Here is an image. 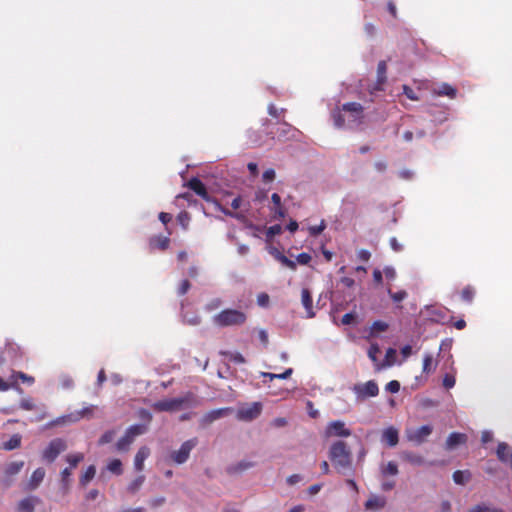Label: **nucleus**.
<instances>
[{"label":"nucleus","mask_w":512,"mask_h":512,"mask_svg":"<svg viewBox=\"0 0 512 512\" xmlns=\"http://www.w3.org/2000/svg\"><path fill=\"white\" fill-rule=\"evenodd\" d=\"M107 469L113 474L120 475L123 472L122 462L119 459H113L109 462Z\"/></svg>","instance_id":"nucleus-39"},{"label":"nucleus","mask_w":512,"mask_h":512,"mask_svg":"<svg viewBox=\"0 0 512 512\" xmlns=\"http://www.w3.org/2000/svg\"><path fill=\"white\" fill-rule=\"evenodd\" d=\"M187 186L192 191H194L197 195H199L202 199H204L205 201H207V202L212 201L211 197L209 196V194L207 192L205 185L199 178L193 177L192 179L189 180Z\"/></svg>","instance_id":"nucleus-15"},{"label":"nucleus","mask_w":512,"mask_h":512,"mask_svg":"<svg viewBox=\"0 0 512 512\" xmlns=\"http://www.w3.org/2000/svg\"><path fill=\"white\" fill-rule=\"evenodd\" d=\"M383 475H397L398 474V466L395 462H388L385 467L382 468Z\"/></svg>","instance_id":"nucleus-46"},{"label":"nucleus","mask_w":512,"mask_h":512,"mask_svg":"<svg viewBox=\"0 0 512 512\" xmlns=\"http://www.w3.org/2000/svg\"><path fill=\"white\" fill-rule=\"evenodd\" d=\"M382 440L390 447L398 444L399 434L398 430L394 427H389L383 431Z\"/></svg>","instance_id":"nucleus-19"},{"label":"nucleus","mask_w":512,"mask_h":512,"mask_svg":"<svg viewBox=\"0 0 512 512\" xmlns=\"http://www.w3.org/2000/svg\"><path fill=\"white\" fill-rule=\"evenodd\" d=\"M355 319H356V314L353 312H349V313H346L345 315H343V317L341 319V323L343 325H350L355 321Z\"/></svg>","instance_id":"nucleus-59"},{"label":"nucleus","mask_w":512,"mask_h":512,"mask_svg":"<svg viewBox=\"0 0 512 512\" xmlns=\"http://www.w3.org/2000/svg\"><path fill=\"white\" fill-rule=\"evenodd\" d=\"M67 449L66 442L61 438H55L42 452V459L52 463L56 458Z\"/></svg>","instance_id":"nucleus-5"},{"label":"nucleus","mask_w":512,"mask_h":512,"mask_svg":"<svg viewBox=\"0 0 512 512\" xmlns=\"http://www.w3.org/2000/svg\"><path fill=\"white\" fill-rule=\"evenodd\" d=\"M275 171L274 169H267L266 171H264L263 173V181L264 182H270V181H273L275 179Z\"/></svg>","instance_id":"nucleus-62"},{"label":"nucleus","mask_w":512,"mask_h":512,"mask_svg":"<svg viewBox=\"0 0 512 512\" xmlns=\"http://www.w3.org/2000/svg\"><path fill=\"white\" fill-rule=\"evenodd\" d=\"M455 383H456V379L453 374H445V376L443 377V386L446 389H450V388L454 387Z\"/></svg>","instance_id":"nucleus-52"},{"label":"nucleus","mask_w":512,"mask_h":512,"mask_svg":"<svg viewBox=\"0 0 512 512\" xmlns=\"http://www.w3.org/2000/svg\"><path fill=\"white\" fill-rule=\"evenodd\" d=\"M302 480V476L300 474H292L287 478V483L289 485H295Z\"/></svg>","instance_id":"nucleus-64"},{"label":"nucleus","mask_w":512,"mask_h":512,"mask_svg":"<svg viewBox=\"0 0 512 512\" xmlns=\"http://www.w3.org/2000/svg\"><path fill=\"white\" fill-rule=\"evenodd\" d=\"M388 327H389L388 324L384 321H381V320L374 321L371 326V334L384 332L388 329Z\"/></svg>","instance_id":"nucleus-44"},{"label":"nucleus","mask_w":512,"mask_h":512,"mask_svg":"<svg viewBox=\"0 0 512 512\" xmlns=\"http://www.w3.org/2000/svg\"><path fill=\"white\" fill-rule=\"evenodd\" d=\"M145 481V476L144 475H140L138 476L137 478H135L127 487V490L134 494L136 493L140 487L143 485Z\"/></svg>","instance_id":"nucleus-38"},{"label":"nucleus","mask_w":512,"mask_h":512,"mask_svg":"<svg viewBox=\"0 0 512 512\" xmlns=\"http://www.w3.org/2000/svg\"><path fill=\"white\" fill-rule=\"evenodd\" d=\"M24 461H13L8 463L4 468V484L10 486L13 482V477L17 475L24 467Z\"/></svg>","instance_id":"nucleus-12"},{"label":"nucleus","mask_w":512,"mask_h":512,"mask_svg":"<svg viewBox=\"0 0 512 512\" xmlns=\"http://www.w3.org/2000/svg\"><path fill=\"white\" fill-rule=\"evenodd\" d=\"M385 505L386 500L384 497L374 495L366 501L365 508L369 510H378L383 508Z\"/></svg>","instance_id":"nucleus-23"},{"label":"nucleus","mask_w":512,"mask_h":512,"mask_svg":"<svg viewBox=\"0 0 512 512\" xmlns=\"http://www.w3.org/2000/svg\"><path fill=\"white\" fill-rule=\"evenodd\" d=\"M403 93L410 100H413V101L418 100V97L416 96L414 90L412 88H410L409 86H407V85L403 86Z\"/></svg>","instance_id":"nucleus-61"},{"label":"nucleus","mask_w":512,"mask_h":512,"mask_svg":"<svg viewBox=\"0 0 512 512\" xmlns=\"http://www.w3.org/2000/svg\"><path fill=\"white\" fill-rule=\"evenodd\" d=\"M134 442V439L125 432L124 436H122L116 443V448L118 451H127L130 445Z\"/></svg>","instance_id":"nucleus-30"},{"label":"nucleus","mask_w":512,"mask_h":512,"mask_svg":"<svg viewBox=\"0 0 512 512\" xmlns=\"http://www.w3.org/2000/svg\"><path fill=\"white\" fill-rule=\"evenodd\" d=\"M342 111L348 113V125L353 128L357 127L364 122V108L360 103L348 102L344 103L341 108Z\"/></svg>","instance_id":"nucleus-4"},{"label":"nucleus","mask_w":512,"mask_h":512,"mask_svg":"<svg viewBox=\"0 0 512 512\" xmlns=\"http://www.w3.org/2000/svg\"><path fill=\"white\" fill-rule=\"evenodd\" d=\"M150 455V449L146 446L139 448L134 458V467L137 471H142L144 468V462Z\"/></svg>","instance_id":"nucleus-18"},{"label":"nucleus","mask_w":512,"mask_h":512,"mask_svg":"<svg viewBox=\"0 0 512 512\" xmlns=\"http://www.w3.org/2000/svg\"><path fill=\"white\" fill-rule=\"evenodd\" d=\"M371 257V253L368 250L361 249L358 251V258L363 261L367 262Z\"/></svg>","instance_id":"nucleus-63"},{"label":"nucleus","mask_w":512,"mask_h":512,"mask_svg":"<svg viewBox=\"0 0 512 512\" xmlns=\"http://www.w3.org/2000/svg\"><path fill=\"white\" fill-rule=\"evenodd\" d=\"M325 228L326 223L324 220H322L319 225L309 227V233L311 236H317L321 234L325 230Z\"/></svg>","instance_id":"nucleus-50"},{"label":"nucleus","mask_w":512,"mask_h":512,"mask_svg":"<svg viewBox=\"0 0 512 512\" xmlns=\"http://www.w3.org/2000/svg\"><path fill=\"white\" fill-rule=\"evenodd\" d=\"M292 373H293V369L288 368L283 373H280V374L264 372V373H262V375L266 378H269V380L272 381L274 379H288L292 375Z\"/></svg>","instance_id":"nucleus-34"},{"label":"nucleus","mask_w":512,"mask_h":512,"mask_svg":"<svg viewBox=\"0 0 512 512\" xmlns=\"http://www.w3.org/2000/svg\"><path fill=\"white\" fill-rule=\"evenodd\" d=\"M311 259H312L311 255L306 252H302V253L298 254L296 257L297 262L301 265L309 264Z\"/></svg>","instance_id":"nucleus-56"},{"label":"nucleus","mask_w":512,"mask_h":512,"mask_svg":"<svg viewBox=\"0 0 512 512\" xmlns=\"http://www.w3.org/2000/svg\"><path fill=\"white\" fill-rule=\"evenodd\" d=\"M20 379L22 382L27 383L29 385L34 383V377L29 376L23 372H13L10 376L11 383H14V388L17 387V380Z\"/></svg>","instance_id":"nucleus-27"},{"label":"nucleus","mask_w":512,"mask_h":512,"mask_svg":"<svg viewBox=\"0 0 512 512\" xmlns=\"http://www.w3.org/2000/svg\"><path fill=\"white\" fill-rule=\"evenodd\" d=\"M380 353L379 346L377 344H371L368 349V357L373 361L377 362V355Z\"/></svg>","instance_id":"nucleus-53"},{"label":"nucleus","mask_w":512,"mask_h":512,"mask_svg":"<svg viewBox=\"0 0 512 512\" xmlns=\"http://www.w3.org/2000/svg\"><path fill=\"white\" fill-rule=\"evenodd\" d=\"M497 457L500 461H507L508 445L506 443H499L497 447Z\"/></svg>","instance_id":"nucleus-45"},{"label":"nucleus","mask_w":512,"mask_h":512,"mask_svg":"<svg viewBox=\"0 0 512 512\" xmlns=\"http://www.w3.org/2000/svg\"><path fill=\"white\" fill-rule=\"evenodd\" d=\"M432 430L433 428L430 425H423L416 429H407L406 438L408 441L420 445L426 441L432 433Z\"/></svg>","instance_id":"nucleus-7"},{"label":"nucleus","mask_w":512,"mask_h":512,"mask_svg":"<svg viewBox=\"0 0 512 512\" xmlns=\"http://www.w3.org/2000/svg\"><path fill=\"white\" fill-rule=\"evenodd\" d=\"M351 430L346 427L345 423L341 420H335L328 423L325 429V436L329 437H349Z\"/></svg>","instance_id":"nucleus-9"},{"label":"nucleus","mask_w":512,"mask_h":512,"mask_svg":"<svg viewBox=\"0 0 512 512\" xmlns=\"http://www.w3.org/2000/svg\"><path fill=\"white\" fill-rule=\"evenodd\" d=\"M271 201L273 203V207L271 208V210L274 213V217L278 219L284 218L286 215V210L282 205L281 197L279 196V194L273 193L271 196Z\"/></svg>","instance_id":"nucleus-20"},{"label":"nucleus","mask_w":512,"mask_h":512,"mask_svg":"<svg viewBox=\"0 0 512 512\" xmlns=\"http://www.w3.org/2000/svg\"><path fill=\"white\" fill-rule=\"evenodd\" d=\"M84 459V454L83 453H74V454H69L66 456V461L69 463V467L68 468H71L72 470L74 468H76L78 466V464L80 462H82Z\"/></svg>","instance_id":"nucleus-33"},{"label":"nucleus","mask_w":512,"mask_h":512,"mask_svg":"<svg viewBox=\"0 0 512 512\" xmlns=\"http://www.w3.org/2000/svg\"><path fill=\"white\" fill-rule=\"evenodd\" d=\"M46 472L44 468H37L31 474L29 480L23 487V491L31 492L36 490L45 478Z\"/></svg>","instance_id":"nucleus-11"},{"label":"nucleus","mask_w":512,"mask_h":512,"mask_svg":"<svg viewBox=\"0 0 512 512\" xmlns=\"http://www.w3.org/2000/svg\"><path fill=\"white\" fill-rule=\"evenodd\" d=\"M301 301L307 312L308 317H314L313 312V299L311 292L308 288H303L301 291Z\"/></svg>","instance_id":"nucleus-21"},{"label":"nucleus","mask_w":512,"mask_h":512,"mask_svg":"<svg viewBox=\"0 0 512 512\" xmlns=\"http://www.w3.org/2000/svg\"><path fill=\"white\" fill-rule=\"evenodd\" d=\"M190 287H191L190 282L187 279L183 280L177 289V294L179 296L185 295L188 292V290L190 289Z\"/></svg>","instance_id":"nucleus-55"},{"label":"nucleus","mask_w":512,"mask_h":512,"mask_svg":"<svg viewBox=\"0 0 512 512\" xmlns=\"http://www.w3.org/2000/svg\"><path fill=\"white\" fill-rule=\"evenodd\" d=\"M72 475V469L71 468H64L62 471H61V482L63 484V486L65 487H68L69 484H70V477Z\"/></svg>","instance_id":"nucleus-49"},{"label":"nucleus","mask_w":512,"mask_h":512,"mask_svg":"<svg viewBox=\"0 0 512 512\" xmlns=\"http://www.w3.org/2000/svg\"><path fill=\"white\" fill-rule=\"evenodd\" d=\"M437 364L434 363L433 356L431 354H425L423 358V372L426 374L432 373L436 369Z\"/></svg>","instance_id":"nucleus-32"},{"label":"nucleus","mask_w":512,"mask_h":512,"mask_svg":"<svg viewBox=\"0 0 512 512\" xmlns=\"http://www.w3.org/2000/svg\"><path fill=\"white\" fill-rule=\"evenodd\" d=\"M195 403V396L192 393H187L183 397L157 401L151 407L157 412H174L183 408L193 407Z\"/></svg>","instance_id":"nucleus-2"},{"label":"nucleus","mask_w":512,"mask_h":512,"mask_svg":"<svg viewBox=\"0 0 512 512\" xmlns=\"http://www.w3.org/2000/svg\"><path fill=\"white\" fill-rule=\"evenodd\" d=\"M223 355H225L230 361L237 364H243L246 361L244 356L239 352H224Z\"/></svg>","instance_id":"nucleus-42"},{"label":"nucleus","mask_w":512,"mask_h":512,"mask_svg":"<svg viewBox=\"0 0 512 512\" xmlns=\"http://www.w3.org/2000/svg\"><path fill=\"white\" fill-rule=\"evenodd\" d=\"M115 430H108L106 431L99 439L98 443L99 445H104V444H107V443H110L114 437H115Z\"/></svg>","instance_id":"nucleus-48"},{"label":"nucleus","mask_w":512,"mask_h":512,"mask_svg":"<svg viewBox=\"0 0 512 512\" xmlns=\"http://www.w3.org/2000/svg\"><path fill=\"white\" fill-rule=\"evenodd\" d=\"M474 296H475V289L470 285H467L461 291V298L466 303H469V304L472 303Z\"/></svg>","instance_id":"nucleus-35"},{"label":"nucleus","mask_w":512,"mask_h":512,"mask_svg":"<svg viewBox=\"0 0 512 512\" xmlns=\"http://www.w3.org/2000/svg\"><path fill=\"white\" fill-rule=\"evenodd\" d=\"M170 244V238L167 236L156 235L149 239V246L151 249H159L165 251Z\"/></svg>","instance_id":"nucleus-17"},{"label":"nucleus","mask_w":512,"mask_h":512,"mask_svg":"<svg viewBox=\"0 0 512 512\" xmlns=\"http://www.w3.org/2000/svg\"><path fill=\"white\" fill-rule=\"evenodd\" d=\"M388 294L395 303L401 302L407 297V292L404 290L392 292L391 289H388Z\"/></svg>","instance_id":"nucleus-47"},{"label":"nucleus","mask_w":512,"mask_h":512,"mask_svg":"<svg viewBox=\"0 0 512 512\" xmlns=\"http://www.w3.org/2000/svg\"><path fill=\"white\" fill-rule=\"evenodd\" d=\"M468 512H502L501 510H491L485 505H476L468 510Z\"/></svg>","instance_id":"nucleus-60"},{"label":"nucleus","mask_w":512,"mask_h":512,"mask_svg":"<svg viewBox=\"0 0 512 512\" xmlns=\"http://www.w3.org/2000/svg\"><path fill=\"white\" fill-rule=\"evenodd\" d=\"M247 315L238 309H224L213 317V323L219 327L241 326L245 324Z\"/></svg>","instance_id":"nucleus-3"},{"label":"nucleus","mask_w":512,"mask_h":512,"mask_svg":"<svg viewBox=\"0 0 512 512\" xmlns=\"http://www.w3.org/2000/svg\"><path fill=\"white\" fill-rule=\"evenodd\" d=\"M404 458L406 461L413 465H423L425 462L424 458L421 455L415 453H406L404 455Z\"/></svg>","instance_id":"nucleus-41"},{"label":"nucleus","mask_w":512,"mask_h":512,"mask_svg":"<svg viewBox=\"0 0 512 512\" xmlns=\"http://www.w3.org/2000/svg\"><path fill=\"white\" fill-rule=\"evenodd\" d=\"M255 463L248 460H242L236 464L230 465L227 468V472L229 474H240L252 467H254Z\"/></svg>","instance_id":"nucleus-22"},{"label":"nucleus","mask_w":512,"mask_h":512,"mask_svg":"<svg viewBox=\"0 0 512 512\" xmlns=\"http://www.w3.org/2000/svg\"><path fill=\"white\" fill-rule=\"evenodd\" d=\"M329 459L338 472H344L352 467V453L344 441H336L331 445Z\"/></svg>","instance_id":"nucleus-1"},{"label":"nucleus","mask_w":512,"mask_h":512,"mask_svg":"<svg viewBox=\"0 0 512 512\" xmlns=\"http://www.w3.org/2000/svg\"><path fill=\"white\" fill-rule=\"evenodd\" d=\"M385 388L390 393H397L400 390V383L397 380H392L387 383Z\"/></svg>","instance_id":"nucleus-58"},{"label":"nucleus","mask_w":512,"mask_h":512,"mask_svg":"<svg viewBox=\"0 0 512 512\" xmlns=\"http://www.w3.org/2000/svg\"><path fill=\"white\" fill-rule=\"evenodd\" d=\"M41 503V499L37 496L30 495L21 499L17 506L16 512H34L35 507Z\"/></svg>","instance_id":"nucleus-13"},{"label":"nucleus","mask_w":512,"mask_h":512,"mask_svg":"<svg viewBox=\"0 0 512 512\" xmlns=\"http://www.w3.org/2000/svg\"><path fill=\"white\" fill-rule=\"evenodd\" d=\"M190 220H191V217H190V214H189L187 211H181V212L177 215V221H178V223L181 225V227H182L184 230H187V229H188V226H189Z\"/></svg>","instance_id":"nucleus-40"},{"label":"nucleus","mask_w":512,"mask_h":512,"mask_svg":"<svg viewBox=\"0 0 512 512\" xmlns=\"http://www.w3.org/2000/svg\"><path fill=\"white\" fill-rule=\"evenodd\" d=\"M262 410V405L259 402H254L250 406L241 407L237 411V419L241 421H251L257 418Z\"/></svg>","instance_id":"nucleus-10"},{"label":"nucleus","mask_w":512,"mask_h":512,"mask_svg":"<svg viewBox=\"0 0 512 512\" xmlns=\"http://www.w3.org/2000/svg\"><path fill=\"white\" fill-rule=\"evenodd\" d=\"M145 432H146V427L141 424L132 425L126 430V433L129 434L134 440H135V437L142 435Z\"/></svg>","instance_id":"nucleus-36"},{"label":"nucleus","mask_w":512,"mask_h":512,"mask_svg":"<svg viewBox=\"0 0 512 512\" xmlns=\"http://www.w3.org/2000/svg\"><path fill=\"white\" fill-rule=\"evenodd\" d=\"M94 411V406L85 407L76 413H73L69 416H67L68 421L70 422H76L84 417H91Z\"/></svg>","instance_id":"nucleus-24"},{"label":"nucleus","mask_w":512,"mask_h":512,"mask_svg":"<svg viewBox=\"0 0 512 512\" xmlns=\"http://www.w3.org/2000/svg\"><path fill=\"white\" fill-rule=\"evenodd\" d=\"M467 442V435L464 433L453 432L451 433L445 443L446 450H453L459 445Z\"/></svg>","instance_id":"nucleus-16"},{"label":"nucleus","mask_w":512,"mask_h":512,"mask_svg":"<svg viewBox=\"0 0 512 512\" xmlns=\"http://www.w3.org/2000/svg\"><path fill=\"white\" fill-rule=\"evenodd\" d=\"M232 412H233V409L230 407L211 410L203 416V419H202L203 424H205V425L211 424L220 418L228 416Z\"/></svg>","instance_id":"nucleus-14"},{"label":"nucleus","mask_w":512,"mask_h":512,"mask_svg":"<svg viewBox=\"0 0 512 512\" xmlns=\"http://www.w3.org/2000/svg\"><path fill=\"white\" fill-rule=\"evenodd\" d=\"M276 259L278 261H280L284 266L288 267L289 269H291V270L296 269V262L289 259L288 257H286L284 254L278 253L276 255Z\"/></svg>","instance_id":"nucleus-43"},{"label":"nucleus","mask_w":512,"mask_h":512,"mask_svg":"<svg viewBox=\"0 0 512 512\" xmlns=\"http://www.w3.org/2000/svg\"><path fill=\"white\" fill-rule=\"evenodd\" d=\"M353 391L359 399L363 400L368 397L377 396L379 393V388L375 381L370 380L364 384H356L353 387Z\"/></svg>","instance_id":"nucleus-8"},{"label":"nucleus","mask_w":512,"mask_h":512,"mask_svg":"<svg viewBox=\"0 0 512 512\" xmlns=\"http://www.w3.org/2000/svg\"><path fill=\"white\" fill-rule=\"evenodd\" d=\"M222 306V300L220 298L212 299L209 303L206 304V310L207 311H214L217 310Z\"/></svg>","instance_id":"nucleus-54"},{"label":"nucleus","mask_w":512,"mask_h":512,"mask_svg":"<svg viewBox=\"0 0 512 512\" xmlns=\"http://www.w3.org/2000/svg\"><path fill=\"white\" fill-rule=\"evenodd\" d=\"M332 116H333V120H334V125L337 128H341V127H343L345 125V118L341 114L340 111L333 112Z\"/></svg>","instance_id":"nucleus-51"},{"label":"nucleus","mask_w":512,"mask_h":512,"mask_svg":"<svg viewBox=\"0 0 512 512\" xmlns=\"http://www.w3.org/2000/svg\"><path fill=\"white\" fill-rule=\"evenodd\" d=\"M197 445V439L196 438H193V439H189L187 441H185L181 447L179 448V450L177 451H173L171 453V459L176 463V464H183L185 463L188 458H189V455H190V452L192 451V449Z\"/></svg>","instance_id":"nucleus-6"},{"label":"nucleus","mask_w":512,"mask_h":512,"mask_svg":"<svg viewBox=\"0 0 512 512\" xmlns=\"http://www.w3.org/2000/svg\"><path fill=\"white\" fill-rule=\"evenodd\" d=\"M436 93L439 96H448L449 98L453 99L456 97L457 90L454 87H452L451 85H449L447 83H443L439 87V89Z\"/></svg>","instance_id":"nucleus-31"},{"label":"nucleus","mask_w":512,"mask_h":512,"mask_svg":"<svg viewBox=\"0 0 512 512\" xmlns=\"http://www.w3.org/2000/svg\"><path fill=\"white\" fill-rule=\"evenodd\" d=\"M386 72L387 65L385 61H380L377 66V87L376 89L380 90L381 87L386 82Z\"/></svg>","instance_id":"nucleus-25"},{"label":"nucleus","mask_w":512,"mask_h":512,"mask_svg":"<svg viewBox=\"0 0 512 512\" xmlns=\"http://www.w3.org/2000/svg\"><path fill=\"white\" fill-rule=\"evenodd\" d=\"M216 206H217L218 210L221 211L222 213H224L226 216L235 218V219L240 220V221L244 220V218H245V215L243 213H241V212H232L231 210L223 207L218 202H216Z\"/></svg>","instance_id":"nucleus-37"},{"label":"nucleus","mask_w":512,"mask_h":512,"mask_svg":"<svg viewBox=\"0 0 512 512\" xmlns=\"http://www.w3.org/2000/svg\"><path fill=\"white\" fill-rule=\"evenodd\" d=\"M96 474V468L94 465H90L87 467L85 472L81 475L79 483L82 487H85L94 477Z\"/></svg>","instance_id":"nucleus-29"},{"label":"nucleus","mask_w":512,"mask_h":512,"mask_svg":"<svg viewBox=\"0 0 512 512\" xmlns=\"http://www.w3.org/2000/svg\"><path fill=\"white\" fill-rule=\"evenodd\" d=\"M21 446V436L19 434H14L10 437L8 441H5L2 444V448L6 451H11L17 449Z\"/></svg>","instance_id":"nucleus-28"},{"label":"nucleus","mask_w":512,"mask_h":512,"mask_svg":"<svg viewBox=\"0 0 512 512\" xmlns=\"http://www.w3.org/2000/svg\"><path fill=\"white\" fill-rule=\"evenodd\" d=\"M453 481L458 485H464L466 484L470 478L471 473L468 470H456L453 475Z\"/></svg>","instance_id":"nucleus-26"},{"label":"nucleus","mask_w":512,"mask_h":512,"mask_svg":"<svg viewBox=\"0 0 512 512\" xmlns=\"http://www.w3.org/2000/svg\"><path fill=\"white\" fill-rule=\"evenodd\" d=\"M269 301H270V298H269V295L267 293H260L257 296V303L261 307H267L268 304H269Z\"/></svg>","instance_id":"nucleus-57"}]
</instances>
